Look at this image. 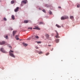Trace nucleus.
<instances>
[{
  "label": "nucleus",
  "mask_w": 80,
  "mask_h": 80,
  "mask_svg": "<svg viewBox=\"0 0 80 80\" xmlns=\"http://www.w3.org/2000/svg\"><path fill=\"white\" fill-rule=\"evenodd\" d=\"M49 53L48 52L46 54V55L47 56V55H49Z\"/></svg>",
  "instance_id": "obj_30"
},
{
  "label": "nucleus",
  "mask_w": 80,
  "mask_h": 80,
  "mask_svg": "<svg viewBox=\"0 0 80 80\" xmlns=\"http://www.w3.org/2000/svg\"><path fill=\"white\" fill-rule=\"evenodd\" d=\"M24 23H28V20H25L24 21Z\"/></svg>",
  "instance_id": "obj_12"
},
{
  "label": "nucleus",
  "mask_w": 80,
  "mask_h": 80,
  "mask_svg": "<svg viewBox=\"0 0 80 80\" xmlns=\"http://www.w3.org/2000/svg\"><path fill=\"white\" fill-rule=\"evenodd\" d=\"M49 13L50 15H52V12L51 11H49Z\"/></svg>",
  "instance_id": "obj_21"
},
{
  "label": "nucleus",
  "mask_w": 80,
  "mask_h": 80,
  "mask_svg": "<svg viewBox=\"0 0 80 80\" xmlns=\"http://www.w3.org/2000/svg\"><path fill=\"white\" fill-rule=\"evenodd\" d=\"M61 61H63V60H62Z\"/></svg>",
  "instance_id": "obj_38"
},
{
  "label": "nucleus",
  "mask_w": 80,
  "mask_h": 80,
  "mask_svg": "<svg viewBox=\"0 0 80 80\" xmlns=\"http://www.w3.org/2000/svg\"><path fill=\"white\" fill-rule=\"evenodd\" d=\"M11 3L12 4H13V3H15V1L13 0L11 1Z\"/></svg>",
  "instance_id": "obj_15"
},
{
  "label": "nucleus",
  "mask_w": 80,
  "mask_h": 80,
  "mask_svg": "<svg viewBox=\"0 0 80 80\" xmlns=\"http://www.w3.org/2000/svg\"><path fill=\"white\" fill-rule=\"evenodd\" d=\"M28 29H31V30H32V28L29 27L28 28Z\"/></svg>",
  "instance_id": "obj_29"
},
{
  "label": "nucleus",
  "mask_w": 80,
  "mask_h": 80,
  "mask_svg": "<svg viewBox=\"0 0 80 80\" xmlns=\"http://www.w3.org/2000/svg\"><path fill=\"white\" fill-rule=\"evenodd\" d=\"M64 17L65 18V19H68V17L67 16H64Z\"/></svg>",
  "instance_id": "obj_14"
},
{
  "label": "nucleus",
  "mask_w": 80,
  "mask_h": 80,
  "mask_svg": "<svg viewBox=\"0 0 80 80\" xmlns=\"http://www.w3.org/2000/svg\"><path fill=\"white\" fill-rule=\"evenodd\" d=\"M15 38H16V40H19V38H18V36L17 35L16 36Z\"/></svg>",
  "instance_id": "obj_16"
},
{
  "label": "nucleus",
  "mask_w": 80,
  "mask_h": 80,
  "mask_svg": "<svg viewBox=\"0 0 80 80\" xmlns=\"http://www.w3.org/2000/svg\"><path fill=\"white\" fill-rule=\"evenodd\" d=\"M33 29L36 30H40V28H38V27L35 26V28H33Z\"/></svg>",
  "instance_id": "obj_7"
},
{
  "label": "nucleus",
  "mask_w": 80,
  "mask_h": 80,
  "mask_svg": "<svg viewBox=\"0 0 80 80\" xmlns=\"http://www.w3.org/2000/svg\"><path fill=\"white\" fill-rule=\"evenodd\" d=\"M23 44L24 46H25V47H26V46H27V45H28V44H27L23 43Z\"/></svg>",
  "instance_id": "obj_19"
},
{
  "label": "nucleus",
  "mask_w": 80,
  "mask_h": 80,
  "mask_svg": "<svg viewBox=\"0 0 80 80\" xmlns=\"http://www.w3.org/2000/svg\"><path fill=\"white\" fill-rule=\"evenodd\" d=\"M51 46V45H48V47H50Z\"/></svg>",
  "instance_id": "obj_37"
},
{
  "label": "nucleus",
  "mask_w": 80,
  "mask_h": 80,
  "mask_svg": "<svg viewBox=\"0 0 80 80\" xmlns=\"http://www.w3.org/2000/svg\"><path fill=\"white\" fill-rule=\"evenodd\" d=\"M56 27H58V28H61V26H59V25H58V24H56Z\"/></svg>",
  "instance_id": "obj_18"
},
{
  "label": "nucleus",
  "mask_w": 80,
  "mask_h": 80,
  "mask_svg": "<svg viewBox=\"0 0 80 80\" xmlns=\"http://www.w3.org/2000/svg\"><path fill=\"white\" fill-rule=\"evenodd\" d=\"M45 36L46 38L49 40V35L48 34H46Z\"/></svg>",
  "instance_id": "obj_6"
},
{
  "label": "nucleus",
  "mask_w": 80,
  "mask_h": 80,
  "mask_svg": "<svg viewBox=\"0 0 80 80\" xmlns=\"http://www.w3.org/2000/svg\"><path fill=\"white\" fill-rule=\"evenodd\" d=\"M18 10H19V7H17L14 9V12H18Z\"/></svg>",
  "instance_id": "obj_3"
},
{
  "label": "nucleus",
  "mask_w": 80,
  "mask_h": 80,
  "mask_svg": "<svg viewBox=\"0 0 80 80\" xmlns=\"http://www.w3.org/2000/svg\"><path fill=\"white\" fill-rule=\"evenodd\" d=\"M5 38H6V39H8V36H6Z\"/></svg>",
  "instance_id": "obj_32"
},
{
  "label": "nucleus",
  "mask_w": 80,
  "mask_h": 80,
  "mask_svg": "<svg viewBox=\"0 0 80 80\" xmlns=\"http://www.w3.org/2000/svg\"><path fill=\"white\" fill-rule=\"evenodd\" d=\"M30 38H28V40H29V39Z\"/></svg>",
  "instance_id": "obj_36"
},
{
  "label": "nucleus",
  "mask_w": 80,
  "mask_h": 80,
  "mask_svg": "<svg viewBox=\"0 0 80 80\" xmlns=\"http://www.w3.org/2000/svg\"><path fill=\"white\" fill-rule=\"evenodd\" d=\"M5 44V42L4 41H2L0 42V45H2Z\"/></svg>",
  "instance_id": "obj_5"
},
{
  "label": "nucleus",
  "mask_w": 80,
  "mask_h": 80,
  "mask_svg": "<svg viewBox=\"0 0 80 80\" xmlns=\"http://www.w3.org/2000/svg\"><path fill=\"white\" fill-rule=\"evenodd\" d=\"M36 42H37V43H42L41 41H37Z\"/></svg>",
  "instance_id": "obj_23"
},
{
  "label": "nucleus",
  "mask_w": 80,
  "mask_h": 80,
  "mask_svg": "<svg viewBox=\"0 0 80 80\" xmlns=\"http://www.w3.org/2000/svg\"><path fill=\"white\" fill-rule=\"evenodd\" d=\"M46 7H47V8H48V7H50V6L48 5H46Z\"/></svg>",
  "instance_id": "obj_22"
},
{
  "label": "nucleus",
  "mask_w": 80,
  "mask_h": 80,
  "mask_svg": "<svg viewBox=\"0 0 80 80\" xmlns=\"http://www.w3.org/2000/svg\"><path fill=\"white\" fill-rule=\"evenodd\" d=\"M17 33V31H13L12 32L13 35L14 36V35H15V33Z\"/></svg>",
  "instance_id": "obj_11"
},
{
  "label": "nucleus",
  "mask_w": 80,
  "mask_h": 80,
  "mask_svg": "<svg viewBox=\"0 0 80 80\" xmlns=\"http://www.w3.org/2000/svg\"><path fill=\"white\" fill-rule=\"evenodd\" d=\"M21 3H27V0H24V1H23L21 2Z\"/></svg>",
  "instance_id": "obj_8"
},
{
  "label": "nucleus",
  "mask_w": 80,
  "mask_h": 80,
  "mask_svg": "<svg viewBox=\"0 0 80 80\" xmlns=\"http://www.w3.org/2000/svg\"><path fill=\"white\" fill-rule=\"evenodd\" d=\"M0 50H1V52H2L3 53H6L7 52H6V51H5V50H4V49H3V48H1Z\"/></svg>",
  "instance_id": "obj_2"
},
{
  "label": "nucleus",
  "mask_w": 80,
  "mask_h": 80,
  "mask_svg": "<svg viewBox=\"0 0 80 80\" xmlns=\"http://www.w3.org/2000/svg\"><path fill=\"white\" fill-rule=\"evenodd\" d=\"M70 19H71V20H73V19H74V17H73V16H71L70 17Z\"/></svg>",
  "instance_id": "obj_9"
},
{
  "label": "nucleus",
  "mask_w": 80,
  "mask_h": 80,
  "mask_svg": "<svg viewBox=\"0 0 80 80\" xmlns=\"http://www.w3.org/2000/svg\"><path fill=\"white\" fill-rule=\"evenodd\" d=\"M35 48H36V49H38V48L37 46H36L35 47Z\"/></svg>",
  "instance_id": "obj_34"
},
{
  "label": "nucleus",
  "mask_w": 80,
  "mask_h": 80,
  "mask_svg": "<svg viewBox=\"0 0 80 80\" xmlns=\"http://www.w3.org/2000/svg\"><path fill=\"white\" fill-rule=\"evenodd\" d=\"M9 47L10 48H12V46H10L9 45Z\"/></svg>",
  "instance_id": "obj_31"
},
{
  "label": "nucleus",
  "mask_w": 80,
  "mask_h": 80,
  "mask_svg": "<svg viewBox=\"0 0 80 80\" xmlns=\"http://www.w3.org/2000/svg\"><path fill=\"white\" fill-rule=\"evenodd\" d=\"M80 4H78L77 5V7L78 8H79V7H80Z\"/></svg>",
  "instance_id": "obj_25"
},
{
  "label": "nucleus",
  "mask_w": 80,
  "mask_h": 80,
  "mask_svg": "<svg viewBox=\"0 0 80 80\" xmlns=\"http://www.w3.org/2000/svg\"><path fill=\"white\" fill-rule=\"evenodd\" d=\"M3 20H4V21H7V18H4Z\"/></svg>",
  "instance_id": "obj_24"
},
{
  "label": "nucleus",
  "mask_w": 80,
  "mask_h": 80,
  "mask_svg": "<svg viewBox=\"0 0 80 80\" xmlns=\"http://www.w3.org/2000/svg\"><path fill=\"white\" fill-rule=\"evenodd\" d=\"M55 31L56 32V34H57V35L55 36V37L56 38H59V36H58V35H59L58 33V32H57V31L56 30H55Z\"/></svg>",
  "instance_id": "obj_4"
},
{
  "label": "nucleus",
  "mask_w": 80,
  "mask_h": 80,
  "mask_svg": "<svg viewBox=\"0 0 80 80\" xmlns=\"http://www.w3.org/2000/svg\"><path fill=\"white\" fill-rule=\"evenodd\" d=\"M12 18L13 20H15V16H14L13 15H12Z\"/></svg>",
  "instance_id": "obj_17"
},
{
  "label": "nucleus",
  "mask_w": 80,
  "mask_h": 80,
  "mask_svg": "<svg viewBox=\"0 0 80 80\" xmlns=\"http://www.w3.org/2000/svg\"><path fill=\"white\" fill-rule=\"evenodd\" d=\"M39 24L40 25H41V24H43V23L42 22H40L39 23Z\"/></svg>",
  "instance_id": "obj_28"
},
{
  "label": "nucleus",
  "mask_w": 80,
  "mask_h": 80,
  "mask_svg": "<svg viewBox=\"0 0 80 80\" xmlns=\"http://www.w3.org/2000/svg\"><path fill=\"white\" fill-rule=\"evenodd\" d=\"M10 30H13V29H12V28H10Z\"/></svg>",
  "instance_id": "obj_33"
},
{
  "label": "nucleus",
  "mask_w": 80,
  "mask_h": 80,
  "mask_svg": "<svg viewBox=\"0 0 80 80\" xmlns=\"http://www.w3.org/2000/svg\"><path fill=\"white\" fill-rule=\"evenodd\" d=\"M59 40L58 39H57L55 40V42L56 43H58L59 42Z\"/></svg>",
  "instance_id": "obj_10"
},
{
  "label": "nucleus",
  "mask_w": 80,
  "mask_h": 80,
  "mask_svg": "<svg viewBox=\"0 0 80 80\" xmlns=\"http://www.w3.org/2000/svg\"><path fill=\"white\" fill-rule=\"evenodd\" d=\"M58 8H61V7L60 6H59L58 7Z\"/></svg>",
  "instance_id": "obj_35"
},
{
  "label": "nucleus",
  "mask_w": 80,
  "mask_h": 80,
  "mask_svg": "<svg viewBox=\"0 0 80 80\" xmlns=\"http://www.w3.org/2000/svg\"><path fill=\"white\" fill-rule=\"evenodd\" d=\"M61 20H65V16L62 17L61 18Z\"/></svg>",
  "instance_id": "obj_13"
},
{
  "label": "nucleus",
  "mask_w": 80,
  "mask_h": 80,
  "mask_svg": "<svg viewBox=\"0 0 80 80\" xmlns=\"http://www.w3.org/2000/svg\"><path fill=\"white\" fill-rule=\"evenodd\" d=\"M51 51H52V50H51Z\"/></svg>",
  "instance_id": "obj_39"
},
{
  "label": "nucleus",
  "mask_w": 80,
  "mask_h": 80,
  "mask_svg": "<svg viewBox=\"0 0 80 80\" xmlns=\"http://www.w3.org/2000/svg\"><path fill=\"white\" fill-rule=\"evenodd\" d=\"M38 53L39 54H42V53H43V52L42 51H40L38 52Z\"/></svg>",
  "instance_id": "obj_20"
},
{
  "label": "nucleus",
  "mask_w": 80,
  "mask_h": 80,
  "mask_svg": "<svg viewBox=\"0 0 80 80\" xmlns=\"http://www.w3.org/2000/svg\"><path fill=\"white\" fill-rule=\"evenodd\" d=\"M35 38H39V37H38V36H35Z\"/></svg>",
  "instance_id": "obj_27"
},
{
  "label": "nucleus",
  "mask_w": 80,
  "mask_h": 80,
  "mask_svg": "<svg viewBox=\"0 0 80 80\" xmlns=\"http://www.w3.org/2000/svg\"><path fill=\"white\" fill-rule=\"evenodd\" d=\"M9 55H10L11 57H13V58H15V55H14V54H13V53H13V51L12 50H10V51L9 52Z\"/></svg>",
  "instance_id": "obj_1"
},
{
  "label": "nucleus",
  "mask_w": 80,
  "mask_h": 80,
  "mask_svg": "<svg viewBox=\"0 0 80 80\" xmlns=\"http://www.w3.org/2000/svg\"><path fill=\"white\" fill-rule=\"evenodd\" d=\"M42 12H44V13H45L46 12V11H45V10L43 9L42 10Z\"/></svg>",
  "instance_id": "obj_26"
}]
</instances>
